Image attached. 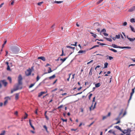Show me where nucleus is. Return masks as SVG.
Returning a JSON list of instances; mask_svg holds the SVG:
<instances>
[{
    "mask_svg": "<svg viewBox=\"0 0 135 135\" xmlns=\"http://www.w3.org/2000/svg\"><path fill=\"white\" fill-rule=\"evenodd\" d=\"M108 117L107 116H105L103 117L102 120H104L105 119H106Z\"/></svg>",
    "mask_w": 135,
    "mask_h": 135,
    "instance_id": "nucleus-42",
    "label": "nucleus"
},
{
    "mask_svg": "<svg viewBox=\"0 0 135 135\" xmlns=\"http://www.w3.org/2000/svg\"><path fill=\"white\" fill-rule=\"evenodd\" d=\"M6 131H3L0 134V135H4L5 134Z\"/></svg>",
    "mask_w": 135,
    "mask_h": 135,
    "instance_id": "nucleus-26",
    "label": "nucleus"
},
{
    "mask_svg": "<svg viewBox=\"0 0 135 135\" xmlns=\"http://www.w3.org/2000/svg\"><path fill=\"white\" fill-rule=\"evenodd\" d=\"M67 57H65L64 59H60V60L61 61H62V63H63L66 60V59L67 58Z\"/></svg>",
    "mask_w": 135,
    "mask_h": 135,
    "instance_id": "nucleus-17",
    "label": "nucleus"
},
{
    "mask_svg": "<svg viewBox=\"0 0 135 135\" xmlns=\"http://www.w3.org/2000/svg\"><path fill=\"white\" fill-rule=\"evenodd\" d=\"M93 60H92L91 61H90L87 62V65H88V64H90V63H91V62H93Z\"/></svg>",
    "mask_w": 135,
    "mask_h": 135,
    "instance_id": "nucleus-47",
    "label": "nucleus"
},
{
    "mask_svg": "<svg viewBox=\"0 0 135 135\" xmlns=\"http://www.w3.org/2000/svg\"><path fill=\"white\" fill-rule=\"evenodd\" d=\"M94 123V122H93L89 125H88V126L89 127H90Z\"/></svg>",
    "mask_w": 135,
    "mask_h": 135,
    "instance_id": "nucleus-49",
    "label": "nucleus"
},
{
    "mask_svg": "<svg viewBox=\"0 0 135 135\" xmlns=\"http://www.w3.org/2000/svg\"><path fill=\"white\" fill-rule=\"evenodd\" d=\"M104 68H106L107 67L108 65V63L107 62H105L104 63Z\"/></svg>",
    "mask_w": 135,
    "mask_h": 135,
    "instance_id": "nucleus-23",
    "label": "nucleus"
},
{
    "mask_svg": "<svg viewBox=\"0 0 135 135\" xmlns=\"http://www.w3.org/2000/svg\"><path fill=\"white\" fill-rule=\"evenodd\" d=\"M110 115H111V113L110 112H109L108 113V115H107V116L108 117H109Z\"/></svg>",
    "mask_w": 135,
    "mask_h": 135,
    "instance_id": "nucleus-59",
    "label": "nucleus"
},
{
    "mask_svg": "<svg viewBox=\"0 0 135 135\" xmlns=\"http://www.w3.org/2000/svg\"><path fill=\"white\" fill-rule=\"evenodd\" d=\"M18 112L17 111H16L14 113L16 115H18Z\"/></svg>",
    "mask_w": 135,
    "mask_h": 135,
    "instance_id": "nucleus-58",
    "label": "nucleus"
},
{
    "mask_svg": "<svg viewBox=\"0 0 135 135\" xmlns=\"http://www.w3.org/2000/svg\"><path fill=\"white\" fill-rule=\"evenodd\" d=\"M42 95V93L41 92L38 95V97H40Z\"/></svg>",
    "mask_w": 135,
    "mask_h": 135,
    "instance_id": "nucleus-51",
    "label": "nucleus"
},
{
    "mask_svg": "<svg viewBox=\"0 0 135 135\" xmlns=\"http://www.w3.org/2000/svg\"><path fill=\"white\" fill-rule=\"evenodd\" d=\"M6 42H7V40H6L4 42V43L2 45V48H3L4 47V45L6 44Z\"/></svg>",
    "mask_w": 135,
    "mask_h": 135,
    "instance_id": "nucleus-37",
    "label": "nucleus"
},
{
    "mask_svg": "<svg viewBox=\"0 0 135 135\" xmlns=\"http://www.w3.org/2000/svg\"><path fill=\"white\" fill-rule=\"evenodd\" d=\"M131 60L133 62H135V58L131 59Z\"/></svg>",
    "mask_w": 135,
    "mask_h": 135,
    "instance_id": "nucleus-64",
    "label": "nucleus"
},
{
    "mask_svg": "<svg viewBox=\"0 0 135 135\" xmlns=\"http://www.w3.org/2000/svg\"><path fill=\"white\" fill-rule=\"evenodd\" d=\"M64 55V52H63V50L62 49V53L60 55V56H63Z\"/></svg>",
    "mask_w": 135,
    "mask_h": 135,
    "instance_id": "nucleus-56",
    "label": "nucleus"
},
{
    "mask_svg": "<svg viewBox=\"0 0 135 135\" xmlns=\"http://www.w3.org/2000/svg\"><path fill=\"white\" fill-rule=\"evenodd\" d=\"M86 52V51L85 50H80L78 52V54H85Z\"/></svg>",
    "mask_w": 135,
    "mask_h": 135,
    "instance_id": "nucleus-11",
    "label": "nucleus"
},
{
    "mask_svg": "<svg viewBox=\"0 0 135 135\" xmlns=\"http://www.w3.org/2000/svg\"><path fill=\"white\" fill-rule=\"evenodd\" d=\"M82 87L81 86L79 88H78V90H80L81 89Z\"/></svg>",
    "mask_w": 135,
    "mask_h": 135,
    "instance_id": "nucleus-60",
    "label": "nucleus"
},
{
    "mask_svg": "<svg viewBox=\"0 0 135 135\" xmlns=\"http://www.w3.org/2000/svg\"><path fill=\"white\" fill-rule=\"evenodd\" d=\"M22 76L21 75H20L18 77V83L15 86V88L11 90V93H13L18 89H21L22 88Z\"/></svg>",
    "mask_w": 135,
    "mask_h": 135,
    "instance_id": "nucleus-1",
    "label": "nucleus"
},
{
    "mask_svg": "<svg viewBox=\"0 0 135 135\" xmlns=\"http://www.w3.org/2000/svg\"><path fill=\"white\" fill-rule=\"evenodd\" d=\"M19 93H17L15 94V99L16 100H17L19 98Z\"/></svg>",
    "mask_w": 135,
    "mask_h": 135,
    "instance_id": "nucleus-14",
    "label": "nucleus"
},
{
    "mask_svg": "<svg viewBox=\"0 0 135 135\" xmlns=\"http://www.w3.org/2000/svg\"><path fill=\"white\" fill-rule=\"evenodd\" d=\"M135 10V6L132 7L131 8L128 9V11L132 12Z\"/></svg>",
    "mask_w": 135,
    "mask_h": 135,
    "instance_id": "nucleus-8",
    "label": "nucleus"
},
{
    "mask_svg": "<svg viewBox=\"0 0 135 135\" xmlns=\"http://www.w3.org/2000/svg\"><path fill=\"white\" fill-rule=\"evenodd\" d=\"M95 97H94L93 98V100L92 101V104H93V102H95Z\"/></svg>",
    "mask_w": 135,
    "mask_h": 135,
    "instance_id": "nucleus-48",
    "label": "nucleus"
},
{
    "mask_svg": "<svg viewBox=\"0 0 135 135\" xmlns=\"http://www.w3.org/2000/svg\"><path fill=\"white\" fill-rule=\"evenodd\" d=\"M106 30L104 28L102 30V31H101V32H106Z\"/></svg>",
    "mask_w": 135,
    "mask_h": 135,
    "instance_id": "nucleus-46",
    "label": "nucleus"
},
{
    "mask_svg": "<svg viewBox=\"0 0 135 135\" xmlns=\"http://www.w3.org/2000/svg\"><path fill=\"white\" fill-rule=\"evenodd\" d=\"M35 83L31 84L29 86V88H31L32 87L35 85Z\"/></svg>",
    "mask_w": 135,
    "mask_h": 135,
    "instance_id": "nucleus-35",
    "label": "nucleus"
},
{
    "mask_svg": "<svg viewBox=\"0 0 135 135\" xmlns=\"http://www.w3.org/2000/svg\"><path fill=\"white\" fill-rule=\"evenodd\" d=\"M43 127L45 129L46 131L47 132H48L47 131V126L45 125H44L43 126Z\"/></svg>",
    "mask_w": 135,
    "mask_h": 135,
    "instance_id": "nucleus-28",
    "label": "nucleus"
},
{
    "mask_svg": "<svg viewBox=\"0 0 135 135\" xmlns=\"http://www.w3.org/2000/svg\"><path fill=\"white\" fill-rule=\"evenodd\" d=\"M115 127L117 129L119 130L120 131L122 132L123 130L119 126H116Z\"/></svg>",
    "mask_w": 135,
    "mask_h": 135,
    "instance_id": "nucleus-15",
    "label": "nucleus"
},
{
    "mask_svg": "<svg viewBox=\"0 0 135 135\" xmlns=\"http://www.w3.org/2000/svg\"><path fill=\"white\" fill-rule=\"evenodd\" d=\"M96 104H97V102H95L94 103V107H93L92 109V108L93 107V104H92L91 106L89 108L90 110V111H91L92 110H93L94 109L95 107V106H96Z\"/></svg>",
    "mask_w": 135,
    "mask_h": 135,
    "instance_id": "nucleus-7",
    "label": "nucleus"
},
{
    "mask_svg": "<svg viewBox=\"0 0 135 135\" xmlns=\"http://www.w3.org/2000/svg\"><path fill=\"white\" fill-rule=\"evenodd\" d=\"M130 21L131 22L133 23L135 22V20L134 18H132L130 20Z\"/></svg>",
    "mask_w": 135,
    "mask_h": 135,
    "instance_id": "nucleus-31",
    "label": "nucleus"
},
{
    "mask_svg": "<svg viewBox=\"0 0 135 135\" xmlns=\"http://www.w3.org/2000/svg\"><path fill=\"white\" fill-rule=\"evenodd\" d=\"M28 116V114L26 113H25V115L24 118V119H26L27 118Z\"/></svg>",
    "mask_w": 135,
    "mask_h": 135,
    "instance_id": "nucleus-36",
    "label": "nucleus"
},
{
    "mask_svg": "<svg viewBox=\"0 0 135 135\" xmlns=\"http://www.w3.org/2000/svg\"><path fill=\"white\" fill-rule=\"evenodd\" d=\"M127 24V22H124L123 24V25L124 26H126Z\"/></svg>",
    "mask_w": 135,
    "mask_h": 135,
    "instance_id": "nucleus-57",
    "label": "nucleus"
},
{
    "mask_svg": "<svg viewBox=\"0 0 135 135\" xmlns=\"http://www.w3.org/2000/svg\"><path fill=\"white\" fill-rule=\"evenodd\" d=\"M63 106V105H60V106H59L58 107V109H59L60 108H62Z\"/></svg>",
    "mask_w": 135,
    "mask_h": 135,
    "instance_id": "nucleus-55",
    "label": "nucleus"
},
{
    "mask_svg": "<svg viewBox=\"0 0 135 135\" xmlns=\"http://www.w3.org/2000/svg\"><path fill=\"white\" fill-rule=\"evenodd\" d=\"M112 46L114 48H121V47L119 46H117L115 44H113L112 45Z\"/></svg>",
    "mask_w": 135,
    "mask_h": 135,
    "instance_id": "nucleus-12",
    "label": "nucleus"
},
{
    "mask_svg": "<svg viewBox=\"0 0 135 135\" xmlns=\"http://www.w3.org/2000/svg\"><path fill=\"white\" fill-rule=\"evenodd\" d=\"M126 114V111H125L124 112V113H123V115L122 116V117H123Z\"/></svg>",
    "mask_w": 135,
    "mask_h": 135,
    "instance_id": "nucleus-45",
    "label": "nucleus"
},
{
    "mask_svg": "<svg viewBox=\"0 0 135 135\" xmlns=\"http://www.w3.org/2000/svg\"><path fill=\"white\" fill-rule=\"evenodd\" d=\"M38 59H41L43 61H45L46 60L45 58L43 56H41L38 57Z\"/></svg>",
    "mask_w": 135,
    "mask_h": 135,
    "instance_id": "nucleus-10",
    "label": "nucleus"
},
{
    "mask_svg": "<svg viewBox=\"0 0 135 135\" xmlns=\"http://www.w3.org/2000/svg\"><path fill=\"white\" fill-rule=\"evenodd\" d=\"M57 79H56L53 83V84H54L55 83H56V81H57Z\"/></svg>",
    "mask_w": 135,
    "mask_h": 135,
    "instance_id": "nucleus-61",
    "label": "nucleus"
},
{
    "mask_svg": "<svg viewBox=\"0 0 135 135\" xmlns=\"http://www.w3.org/2000/svg\"><path fill=\"white\" fill-rule=\"evenodd\" d=\"M56 77L55 75H54L52 76H50L49 78L50 80H51L52 79H54Z\"/></svg>",
    "mask_w": 135,
    "mask_h": 135,
    "instance_id": "nucleus-16",
    "label": "nucleus"
},
{
    "mask_svg": "<svg viewBox=\"0 0 135 135\" xmlns=\"http://www.w3.org/2000/svg\"><path fill=\"white\" fill-rule=\"evenodd\" d=\"M1 82L2 83V84L4 85V86H7V83L6 81L5 80H3L1 81Z\"/></svg>",
    "mask_w": 135,
    "mask_h": 135,
    "instance_id": "nucleus-9",
    "label": "nucleus"
},
{
    "mask_svg": "<svg viewBox=\"0 0 135 135\" xmlns=\"http://www.w3.org/2000/svg\"><path fill=\"white\" fill-rule=\"evenodd\" d=\"M105 38L107 40L109 41L110 42H112V39L110 38L106 37Z\"/></svg>",
    "mask_w": 135,
    "mask_h": 135,
    "instance_id": "nucleus-21",
    "label": "nucleus"
},
{
    "mask_svg": "<svg viewBox=\"0 0 135 135\" xmlns=\"http://www.w3.org/2000/svg\"><path fill=\"white\" fill-rule=\"evenodd\" d=\"M109 50L113 51V52H116L117 51L116 50H115L113 49H110V48H109Z\"/></svg>",
    "mask_w": 135,
    "mask_h": 135,
    "instance_id": "nucleus-22",
    "label": "nucleus"
},
{
    "mask_svg": "<svg viewBox=\"0 0 135 135\" xmlns=\"http://www.w3.org/2000/svg\"><path fill=\"white\" fill-rule=\"evenodd\" d=\"M43 2H39V3H37V4L38 5V6H41V4H42L43 3Z\"/></svg>",
    "mask_w": 135,
    "mask_h": 135,
    "instance_id": "nucleus-38",
    "label": "nucleus"
},
{
    "mask_svg": "<svg viewBox=\"0 0 135 135\" xmlns=\"http://www.w3.org/2000/svg\"><path fill=\"white\" fill-rule=\"evenodd\" d=\"M61 119L63 122H67V119H64L62 118H61Z\"/></svg>",
    "mask_w": 135,
    "mask_h": 135,
    "instance_id": "nucleus-41",
    "label": "nucleus"
},
{
    "mask_svg": "<svg viewBox=\"0 0 135 135\" xmlns=\"http://www.w3.org/2000/svg\"><path fill=\"white\" fill-rule=\"evenodd\" d=\"M109 59L110 60H112V59H113V57L112 56H109Z\"/></svg>",
    "mask_w": 135,
    "mask_h": 135,
    "instance_id": "nucleus-54",
    "label": "nucleus"
},
{
    "mask_svg": "<svg viewBox=\"0 0 135 135\" xmlns=\"http://www.w3.org/2000/svg\"><path fill=\"white\" fill-rule=\"evenodd\" d=\"M66 47L67 48L72 49H73L74 50L75 49V47H71V46H66Z\"/></svg>",
    "mask_w": 135,
    "mask_h": 135,
    "instance_id": "nucleus-29",
    "label": "nucleus"
},
{
    "mask_svg": "<svg viewBox=\"0 0 135 135\" xmlns=\"http://www.w3.org/2000/svg\"><path fill=\"white\" fill-rule=\"evenodd\" d=\"M123 109H122L121 110V112L119 114V116H120L122 114V113L123 112Z\"/></svg>",
    "mask_w": 135,
    "mask_h": 135,
    "instance_id": "nucleus-39",
    "label": "nucleus"
},
{
    "mask_svg": "<svg viewBox=\"0 0 135 135\" xmlns=\"http://www.w3.org/2000/svg\"><path fill=\"white\" fill-rule=\"evenodd\" d=\"M100 85V83H97L95 84V86L96 87H99Z\"/></svg>",
    "mask_w": 135,
    "mask_h": 135,
    "instance_id": "nucleus-20",
    "label": "nucleus"
},
{
    "mask_svg": "<svg viewBox=\"0 0 135 135\" xmlns=\"http://www.w3.org/2000/svg\"><path fill=\"white\" fill-rule=\"evenodd\" d=\"M31 72V70L30 69L29 70H27L25 72L26 75L27 76H28L30 75Z\"/></svg>",
    "mask_w": 135,
    "mask_h": 135,
    "instance_id": "nucleus-5",
    "label": "nucleus"
},
{
    "mask_svg": "<svg viewBox=\"0 0 135 135\" xmlns=\"http://www.w3.org/2000/svg\"><path fill=\"white\" fill-rule=\"evenodd\" d=\"M103 0H100L98 2H97V4H99L101 2H102Z\"/></svg>",
    "mask_w": 135,
    "mask_h": 135,
    "instance_id": "nucleus-44",
    "label": "nucleus"
},
{
    "mask_svg": "<svg viewBox=\"0 0 135 135\" xmlns=\"http://www.w3.org/2000/svg\"><path fill=\"white\" fill-rule=\"evenodd\" d=\"M103 34L105 36H108V34L107 33L105 32H104L103 33Z\"/></svg>",
    "mask_w": 135,
    "mask_h": 135,
    "instance_id": "nucleus-53",
    "label": "nucleus"
},
{
    "mask_svg": "<svg viewBox=\"0 0 135 135\" xmlns=\"http://www.w3.org/2000/svg\"><path fill=\"white\" fill-rule=\"evenodd\" d=\"M131 128H128L127 129L123 130L122 132L124 134H126V135H131Z\"/></svg>",
    "mask_w": 135,
    "mask_h": 135,
    "instance_id": "nucleus-3",
    "label": "nucleus"
},
{
    "mask_svg": "<svg viewBox=\"0 0 135 135\" xmlns=\"http://www.w3.org/2000/svg\"><path fill=\"white\" fill-rule=\"evenodd\" d=\"M90 33L92 35V36L94 37V38H95L97 37V35L95 34H94L93 33L90 32Z\"/></svg>",
    "mask_w": 135,
    "mask_h": 135,
    "instance_id": "nucleus-18",
    "label": "nucleus"
},
{
    "mask_svg": "<svg viewBox=\"0 0 135 135\" xmlns=\"http://www.w3.org/2000/svg\"><path fill=\"white\" fill-rule=\"evenodd\" d=\"M29 123H30V126L33 128V129L34 130L35 128H34V127L32 125V123H31V120L30 119L29 120Z\"/></svg>",
    "mask_w": 135,
    "mask_h": 135,
    "instance_id": "nucleus-19",
    "label": "nucleus"
},
{
    "mask_svg": "<svg viewBox=\"0 0 135 135\" xmlns=\"http://www.w3.org/2000/svg\"><path fill=\"white\" fill-rule=\"evenodd\" d=\"M120 122V120H118L117 122H116L115 123V124H118Z\"/></svg>",
    "mask_w": 135,
    "mask_h": 135,
    "instance_id": "nucleus-63",
    "label": "nucleus"
},
{
    "mask_svg": "<svg viewBox=\"0 0 135 135\" xmlns=\"http://www.w3.org/2000/svg\"><path fill=\"white\" fill-rule=\"evenodd\" d=\"M47 111H46L45 112V118H46V119H47V120H48L49 119V118L47 117V115H46V114L47 113Z\"/></svg>",
    "mask_w": 135,
    "mask_h": 135,
    "instance_id": "nucleus-33",
    "label": "nucleus"
},
{
    "mask_svg": "<svg viewBox=\"0 0 135 135\" xmlns=\"http://www.w3.org/2000/svg\"><path fill=\"white\" fill-rule=\"evenodd\" d=\"M77 42H75V44H73H73H71V45H73V46H77Z\"/></svg>",
    "mask_w": 135,
    "mask_h": 135,
    "instance_id": "nucleus-43",
    "label": "nucleus"
},
{
    "mask_svg": "<svg viewBox=\"0 0 135 135\" xmlns=\"http://www.w3.org/2000/svg\"><path fill=\"white\" fill-rule=\"evenodd\" d=\"M7 70L11 71L10 67L9 65H8V66H7Z\"/></svg>",
    "mask_w": 135,
    "mask_h": 135,
    "instance_id": "nucleus-40",
    "label": "nucleus"
},
{
    "mask_svg": "<svg viewBox=\"0 0 135 135\" xmlns=\"http://www.w3.org/2000/svg\"><path fill=\"white\" fill-rule=\"evenodd\" d=\"M135 89V87H134L133 89H132V91L130 94V96L129 99L128 100V102H129V101L132 98V97L133 95V94L134 92V89Z\"/></svg>",
    "mask_w": 135,
    "mask_h": 135,
    "instance_id": "nucleus-4",
    "label": "nucleus"
},
{
    "mask_svg": "<svg viewBox=\"0 0 135 135\" xmlns=\"http://www.w3.org/2000/svg\"><path fill=\"white\" fill-rule=\"evenodd\" d=\"M49 70L48 71V73H51V72H52V71L51 70V68L49 67Z\"/></svg>",
    "mask_w": 135,
    "mask_h": 135,
    "instance_id": "nucleus-27",
    "label": "nucleus"
},
{
    "mask_svg": "<svg viewBox=\"0 0 135 135\" xmlns=\"http://www.w3.org/2000/svg\"><path fill=\"white\" fill-rule=\"evenodd\" d=\"M124 48H127V49H131V47H121V49H124Z\"/></svg>",
    "mask_w": 135,
    "mask_h": 135,
    "instance_id": "nucleus-30",
    "label": "nucleus"
},
{
    "mask_svg": "<svg viewBox=\"0 0 135 135\" xmlns=\"http://www.w3.org/2000/svg\"><path fill=\"white\" fill-rule=\"evenodd\" d=\"M62 2V1H55L54 2L55 3H57V4L60 3Z\"/></svg>",
    "mask_w": 135,
    "mask_h": 135,
    "instance_id": "nucleus-32",
    "label": "nucleus"
},
{
    "mask_svg": "<svg viewBox=\"0 0 135 135\" xmlns=\"http://www.w3.org/2000/svg\"><path fill=\"white\" fill-rule=\"evenodd\" d=\"M115 37L116 39H119L120 38V36L119 34L118 35H116Z\"/></svg>",
    "mask_w": 135,
    "mask_h": 135,
    "instance_id": "nucleus-34",
    "label": "nucleus"
},
{
    "mask_svg": "<svg viewBox=\"0 0 135 135\" xmlns=\"http://www.w3.org/2000/svg\"><path fill=\"white\" fill-rule=\"evenodd\" d=\"M92 94H90L89 95V100H90V98H91V96H92Z\"/></svg>",
    "mask_w": 135,
    "mask_h": 135,
    "instance_id": "nucleus-50",
    "label": "nucleus"
},
{
    "mask_svg": "<svg viewBox=\"0 0 135 135\" xmlns=\"http://www.w3.org/2000/svg\"><path fill=\"white\" fill-rule=\"evenodd\" d=\"M39 79H40V78H39V76L38 75L37 76V78H36V80H37V81H38L39 80Z\"/></svg>",
    "mask_w": 135,
    "mask_h": 135,
    "instance_id": "nucleus-52",
    "label": "nucleus"
},
{
    "mask_svg": "<svg viewBox=\"0 0 135 135\" xmlns=\"http://www.w3.org/2000/svg\"><path fill=\"white\" fill-rule=\"evenodd\" d=\"M8 79L10 83H11L12 82V79L11 77L8 76L7 78Z\"/></svg>",
    "mask_w": 135,
    "mask_h": 135,
    "instance_id": "nucleus-25",
    "label": "nucleus"
},
{
    "mask_svg": "<svg viewBox=\"0 0 135 135\" xmlns=\"http://www.w3.org/2000/svg\"><path fill=\"white\" fill-rule=\"evenodd\" d=\"M4 99H6L4 103V105H5L6 104L8 103V99L9 100H11V98L9 97H5Z\"/></svg>",
    "mask_w": 135,
    "mask_h": 135,
    "instance_id": "nucleus-6",
    "label": "nucleus"
},
{
    "mask_svg": "<svg viewBox=\"0 0 135 135\" xmlns=\"http://www.w3.org/2000/svg\"><path fill=\"white\" fill-rule=\"evenodd\" d=\"M127 38L131 42H133L134 40H135V38H132L129 37L128 36H127Z\"/></svg>",
    "mask_w": 135,
    "mask_h": 135,
    "instance_id": "nucleus-13",
    "label": "nucleus"
},
{
    "mask_svg": "<svg viewBox=\"0 0 135 135\" xmlns=\"http://www.w3.org/2000/svg\"><path fill=\"white\" fill-rule=\"evenodd\" d=\"M130 27L132 31L134 32H135V30L134 28L133 27L131 26H130Z\"/></svg>",
    "mask_w": 135,
    "mask_h": 135,
    "instance_id": "nucleus-24",
    "label": "nucleus"
},
{
    "mask_svg": "<svg viewBox=\"0 0 135 135\" xmlns=\"http://www.w3.org/2000/svg\"><path fill=\"white\" fill-rule=\"evenodd\" d=\"M19 51V48L17 46L13 47L11 49V53L13 54H17Z\"/></svg>",
    "mask_w": 135,
    "mask_h": 135,
    "instance_id": "nucleus-2",
    "label": "nucleus"
},
{
    "mask_svg": "<svg viewBox=\"0 0 135 135\" xmlns=\"http://www.w3.org/2000/svg\"><path fill=\"white\" fill-rule=\"evenodd\" d=\"M77 129H71V131H76Z\"/></svg>",
    "mask_w": 135,
    "mask_h": 135,
    "instance_id": "nucleus-62",
    "label": "nucleus"
}]
</instances>
